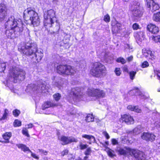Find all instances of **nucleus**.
<instances>
[{"mask_svg": "<svg viewBox=\"0 0 160 160\" xmlns=\"http://www.w3.org/2000/svg\"><path fill=\"white\" fill-rule=\"evenodd\" d=\"M25 27V25L21 19L16 18L14 16H11L5 24V36L8 39L15 38L18 37V33L21 34L23 32Z\"/></svg>", "mask_w": 160, "mask_h": 160, "instance_id": "nucleus-1", "label": "nucleus"}, {"mask_svg": "<svg viewBox=\"0 0 160 160\" xmlns=\"http://www.w3.org/2000/svg\"><path fill=\"white\" fill-rule=\"evenodd\" d=\"M18 49L22 53L27 56L34 54L35 59L33 57L31 59L33 63L39 62L43 56V53L38 50L37 45L34 42H28L24 45L20 44L18 47Z\"/></svg>", "mask_w": 160, "mask_h": 160, "instance_id": "nucleus-2", "label": "nucleus"}, {"mask_svg": "<svg viewBox=\"0 0 160 160\" xmlns=\"http://www.w3.org/2000/svg\"><path fill=\"white\" fill-rule=\"evenodd\" d=\"M43 27L48 32L50 31L48 29L52 26L54 22L56 23V26L58 30L60 28V25L56 15V12L52 9L49 10L47 11L46 14L44 16Z\"/></svg>", "mask_w": 160, "mask_h": 160, "instance_id": "nucleus-3", "label": "nucleus"}, {"mask_svg": "<svg viewBox=\"0 0 160 160\" xmlns=\"http://www.w3.org/2000/svg\"><path fill=\"white\" fill-rule=\"evenodd\" d=\"M107 72L106 67L103 64L99 62L93 63L90 71V73L91 75L98 78H101L105 75Z\"/></svg>", "mask_w": 160, "mask_h": 160, "instance_id": "nucleus-4", "label": "nucleus"}, {"mask_svg": "<svg viewBox=\"0 0 160 160\" xmlns=\"http://www.w3.org/2000/svg\"><path fill=\"white\" fill-rule=\"evenodd\" d=\"M26 73L22 69L12 68L10 70L9 79L14 83L23 81L26 77Z\"/></svg>", "mask_w": 160, "mask_h": 160, "instance_id": "nucleus-5", "label": "nucleus"}, {"mask_svg": "<svg viewBox=\"0 0 160 160\" xmlns=\"http://www.w3.org/2000/svg\"><path fill=\"white\" fill-rule=\"evenodd\" d=\"M23 18L24 20L28 18H29L31 24L34 27L38 26L40 24V19L38 14L33 8H27L23 13Z\"/></svg>", "mask_w": 160, "mask_h": 160, "instance_id": "nucleus-6", "label": "nucleus"}, {"mask_svg": "<svg viewBox=\"0 0 160 160\" xmlns=\"http://www.w3.org/2000/svg\"><path fill=\"white\" fill-rule=\"evenodd\" d=\"M57 73L63 76L73 75L76 73L74 67L67 64H59L56 68Z\"/></svg>", "mask_w": 160, "mask_h": 160, "instance_id": "nucleus-7", "label": "nucleus"}, {"mask_svg": "<svg viewBox=\"0 0 160 160\" xmlns=\"http://www.w3.org/2000/svg\"><path fill=\"white\" fill-rule=\"evenodd\" d=\"M129 11L134 17H141L143 13V9L140 4L134 3L129 6Z\"/></svg>", "mask_w": 160, "mask_h": 160, "instance_id": "nucleus-8", "label": "nucleus"}, {"mask_svg": "<svg viewBox=\"0 0 160 160\" xmlns=\"http://www.w3.org/2000/svg\"><path fill=\"white\" fill-rule=\"evenodd\" d=\"M87 93L89 96L95 97L97 99L103 98L106 96L104 91L99 88H92L89 89L88 90Z\"/></svg>", "mask_w": 160, "mask_h": 160, "instance_id": "nucleus-9", "label": "nucleus"}, {"mask_svg": "<svg viewBox=\"0 0 160 160\" xmlns=\"http://www.w3.org/2000/svg\"><path fill=\"white\" fill-rule=\"evenodd\" d=\"M128 151L130 154L133 156L137 160H145L146 156L144 152L135 149L129 148Z\"/></svg>", "mask_w": 160, "mask_h": 160, "instance_id": "nucleus-10", "label": "nucleus"}, {"mask_svg": "<svg viewBox=\"0 0 160 160\" xmlns=\"http://www.w3.org/2000/svg\"><path fill=\"white\" fill-rule=\"evenodd\" d=\"M8 8L4 3H0V22L4 21L8 16Z\"/></svg>", "mask_w": 160, "mask_h": 160, "instance_id": "nucleus-11", "label": "nucleus"}, {"mask_svg": "<svg viewBox=\"0 0 160 160\" xmlns=\"http://www.w3.org/2000/svg\"><path fill=\"white\" fill-rule=\"evenodd\" d=\"M60 141L62 142V144L65 145L72 142H77L78 140L74 137H70L62 136L61 137Z\"/></svg>", "mask_w": 160, "mask_h": 160, "instance_id": "nucleus-12", "label": "nucleus"}, {"mask_svg": "<svg viewBox=\"0 0 160 160\" xmlns=\"http://www.w3.org/2000/svg\"><path fill=\"white\" fill-rule=\"evenodd\" d=\"M156 137L153 133L148 132H143L141 136V138L147 142L154 141Z\"/></svg>", "mask_w": 160, "mask_h": 160, "instance_id": "nucleus-13", "label": "nucleus"}, {"mask_svg": "<svg viewBox=\"0 0 160 160\" xmlns=\"http://www.w3.org/2000/svg\"><path fill=\"white\" fill-rule=\"evenodd\" d=\"M120 119L122 122L128 125L133 124L134 121L133 117L129 114H125L121 115Z\"/></svg>", "mask_w": 160, "mask_h": 160, "instance_id": "nucleus-14", "label": "nucleus"}, {"mask_svg": "<svg viewBox=\"0 0 160 160\" xmlns=\"http://www.w3.org/2000/svg\"><path fill=\"white\" fill-rule=\"evenodd\" d=\"M143 55L146 58L151 60L155 59V56L154 55L152 52L148 48H144L142 49Z\"/></svg>", "mask_w": 160, "mask_h": 160, "instance_id": "nucleus-15", "label": "nucleus"}, {"mask_svg": "<svg viewBox=\"0 0 160 160\" xmlns=\"http://www.w3.org/2000/svg\"><path fill=\"white\" fill-rule=\"evenodd\" d=\"M147 30L152 34H156L159 31V28L155 24L149 23L147 26Z\"/></svg>", "mask_w": 160, "mask_h": 160, "instance_id": "nucleus-16", "label": "nucleus"}, {"mask_svg": "<svg viewBox=\"0 0 160 160\" xmlns=\"http://www.w3.org/2000/svg\"><path fill=\"white\" fill-rule=\"evenodd\" d=\"M71 92L73 96L76 98H80L83 96L81 88L78 87L72 88Z\"/></svg>", "mask_w": 160, "mask_h": 160, "instance_id": "nucleus-17", "label": "nucleus"}, {"mask_svg": "<svg viewBox=\"0 0 160 160\" xmlns=\"http://www.w3.org/2000/svg\"><path fill=\"white\" fill-rule=\"evenodd\" d=\"M116 22L114 25H112V23L111 25L112 26V31L113 34H117L119 33L121 30V28L122 26L121 23L117 21H116Z\"/></svg>", "mask_w": 160, "mask_h": 160, "instance_id": "nucleus-18", "label": "nucleus"}, {"mask_svg": "<svg viewBox=\"0 0 160 160\" xmlns=\"http://www.w3.org/2000/svg\"><path fill=\"white\" fill-rule=\"evenodd\" d=\"M134 36L137 41L141 42L144 38L145 33L143 31L136 32L134 33Z\"/></svg>", "mask_w": 160, "mask_h": 160, "instance_id": "nucleus-19", "label": "nucleus"}, {"mask_svg": "<svg viewBox=\"0 0 160 160\" xmlns=\"http://www.w3.org/2000/svg\"><path fill=\"white\" fill-rule=\"evenodd\" d=\"M12 136V133L11 132H5L2 135V137L4 141L0 140V142L8 143L10 142L9 140Z\"/></svg>", "mask_w": 160, "mask_h": 160, "instance_id": "nucleus-20", "label": "nucleus"}, {"mask_svg": "<svg viewBox=\"0 0 160 160\" xmlns=\"http://www.w3.org/2000/svg\"><path fill=\"white\" fill-rule=\"evenodd\" d=\"M57 106L56 104L53 103L50 101L44 102L42 106V109L43 110L50 107H54Z\"/></svg>", "mask_w": 160, "mask_h": 160, "instance_id": "nucleus-21", "label": "nucleus"}, {"mask_svg": "<svg viewBox=\"0 0 160 160\" xmlns=\"http://www.w3.org/2000/svg\"><path fill=\"white\" fill-rule=\"evenodd\" d=\"M82 138L88 140L89 141L88 143L89 144H91L92 143H94L96 141L95 137L92 135L84 134L82 135Z\"/></svg>", "mask_w": 160, "mask_h": 160, "instance_id": "nucleus-22", "label": "nucleus"}, {"mask_svg": "<svg viewBox=\"0 0 160 160\" xmlns=\"http://www.w3.org/2000/svg\"><path fill=\"white\" fill-rule=\"evenodd\" d=\"M95 117L92 113H89L87 114L85 117V120L86 122H90L94 121Z\"/></svg>", "mask_w": 160, "mask_h": 160, "instance_id": "nucleus-23", "label": "nucleus"}, {"mask_svg": "<svg viewBox=\"0 0 160 160\" xmlns=\"http://www.w3.org/2000/svg\"><path fill=\"white\" fill-rule=\"evenodd\" d=\"M17 146L18 148L21 149L22 151L24 152H31V150L29 149V148L24 144H19L17 145Z\"/></svg>", "mask_w": 160, "mask_h": 160, "instance_id": "nucleus-24", "label": "nucleus"}, {"mask_svg": "<svg viewBox=\"0 0 160 160\" xmlns=\"http://www.w3.org/2000/svg\"><path fill=\"white\" fill-rule=\"evenodd\" d=\"M152 20L155 22H160V11L153 14Z\"/></svg>", "mask_w": 160, "mask_h": 160, "instance_id": "nucleus-25", "label": "nucleus"}, {"mask_svg": "<svg viewBox=\"0 0 160 160\" xmlns=\"http://www.w3.org/2000/svg\"><path fill=\"white\" fill-rule=\"evenodd\" d=\"M144 1L145 5L147 8H148L149 10H151V5H153L155 1L154 0H144Z\"/></svg>", "mask_w": 160, "mask_h": 160, "instance_id": "nucleus-26", "label": "nucleus"}, {"mask_svg": "<svg viewBox=\"0 0 160 160\" xmlns=\"http://www.w3.org/2000/svg\"><path fill=\"white\" fill-rule=\"evenodd\" d=\"M151 6L152 8H151V11L152 12L159 10L160 8L159 4L155 2Z\"/></svg>", "mask_w": 160, "mask_h": 160, "instance_id": "nucleus-27", "label": "nucleus"}, {"mask_svg": "<svg viewBox=\"0 0 160 160\" xmlns=\"http://www.w3.org/2000/svg\"><path fill=\"white\" fill-rule=\"evenodd\" d=\"M108 151H107V153L108 155L111 158H113L116 156V155L115 154L114 151V150L110 149L109 148H108Z\"/></svg>", "mask_w": 160, "mask_h": 160, "instance_id": "nucleus-28", "label": "nucleus"}, {"mask_svg": "<svg viewBox=\"0 0 160 160\" xmlns=\"http://www.w3.org/2000/svg\"><path fill=\"white\" fill-rule=\"evenodd\" d=\"M8 110L7 109H5L4 110V112L2 117L0 118V121H2L6 119L8 115Z\"/></svg>", "mask_w": 160, "mask_h": 160, "instance_id": "nucleus-29", "label": "nucleus"}, {"mask_svg": "<svg viewBox=\"0 0 160 160\" xmlns=\"http://www.w3.org/2000/svg\"><path fill=\"white\" fill-rule=\"evenodd\" d=\"M79 147L81 150H83L86 149L88 147V145L86 144H84L83 143L80 142L79 143Z\"/></svg>", "mask_w": 160, "mask_h": 160, "instance_id": "nucleus-30", "label": "nucleus"}, {"mask_svg": "<svg viewBox=\"0 0 160 160\" xmlns=\"http://www.w3.org/2000/svg\"><path fill=\"white\" fill-rule=\"evenodd\" d=\"M22 133L24 135L26 136L27 137L29 138L30 137V135L28 133V131L27 128H23L22 131Z\"/></svg>", "mask_w": 160, "mask_h": 160, "instance_id": "nucleus-31", "label": "nucleus"}, {"mask_svg": "<svg viewBox=\"0 0 160 160\" xmlns=\"http://www.w3.org/2000/svg\"><path fill=\"white\" fill-rule=\"evenodd\" d=\"M13 125L15 127H19L21 126L22 122L16 119L13 122Z\"/></svg>", "mask_w": 160, "mask_h": 160, "instance_id": "nucleus-32", "label": "nucleus"}, {"mask_svg": "<svg viewBox=\"0 0 160 160\" xmlns=\"http://www.w3.org/2000/svg\"><path fill=\"white\" fill-rule=\"evenodd\" d=\"M116 61L118 63H121L122 64H124L126 62V60L123 58L122 57L117 58L116 60Z\"/></svg>", "mask_w": 160, "mask_h": 160, "instance_id": "nucleus-33", "label": "nucleus"}, {"mask_svg": "<svg viewBox=\"0 0 160 160\" xmlns=\"http://www.w3.org/2000/svg\"><path fill=\"white\" fill-rule=\"evenodd\" d=\"M6 67V65L5 62L0 63V72H3L5 70Z\"/></svg>", "mask_w": 160, "mask_h": 160, "instance_id": "nucleus-34", "label": "nucleus"}, {"mask_svg": "<svg viewBox=\"0 0 160 160\" xmlns=\"http://www.w3.org/2000/svg\"><path fill=\"white\" fill-rule=\"evenodd\" d=\"M130 79L133 80L135 78V75L137 73L136 71H131L128 72Z\"/></svg>", "mask_w": 160, "mask_h": 160, "instance_id": "nucleus-35", "label": "nucleus"}, {"mask_svg": "<svg viewBox=\"0 0 160 160\" xmlns=\"http://www.w3.org/2000/svg\"><path fill=\"white\" fill-rule=\"evenodd\" d=\"M53 98L57 102L58 101L61 97V95L59 93H57L54 94L53 96Z\"/></svg>", "mask_w": 160, "mask_h": 160, "instance_id": "nucleus-36", "label": "nucleus"}, {"mask_svg": "<svg viewBox=\"0 0 160 160\" xmlns=\"http://www.w3.org/2000/svg\"><path fill=\"white\" fill-rule=\"evenodd\" d=\"M132 28L134 30H137L138 29H140L141 27H140L138 24L135 23L132 25Z\"/></svg>", "mask_w": 160, "mask_h": 160, "instance_id": "nucleus-37", "label": "nucleus"}, {"mask_svg": "<svg viewBox=\"0 0 160 160\" xmlns=\"http://www.w3.org/2000/svg\"><path fill=\"white\" fill-rule=\"evenodd\" d=\"M20 113V111L19 110L17 109H15L12 111V114L13 115L16 117H18Z\"/></svg>", "mask_w": 160, "mask_h": 160, "instance_id": "nucleus-38", "label": "nucleus"}, {"mask_svg": "<svg viewBox=\"0 0 160 160\" xmlns=\"http://www.w3.org/2000/svg\"><path fill=\"white\" fill-rule=\"evenodd\" d=\"M114 72L117 76H120L121 74L122 71L120 68H116L115 69Z\"/></svg>", "mask_w": 160, "mask_h": 160, "instance_id": "nucleus-39", "label": "nucleus"}, {"mask_svg": "<svg viewBox=\"0 0 160 160\" xmlns=\"http://www.w3.org/2000/svg\"><path fill=\"white\" fill-rule=\"evenodd\" d=\"M91 152L92 150L91 148L90 147H88L84 151V154L85 155L88 156L90 155Z\"/></svg>", "mask_w": 160, "mask_h": 160, "instance_id": "nucleus-40", "label": "nucleus"}, {"mask_svg": "<svg viewBox=\"0 0 160 160\" xmlns=\"http://www.w3.org/2000/svg\"><path fill=\"white\" fill-rule=\"evenodd\" d=\"M152 39L156 42L160 43V35H158L153 36L152 37Z\"/></svg>", "mask_w": 160, "mask_h": 160, "instance_id": "nucleus-41", "label": "nucleus"}, {"mask_svg": "<svg viewBox=\"0 0 160 160\" xmlns=\"http://www.w3.org/2000/svg\"><path fill=\"white\" fill-rule=\"evenodd\" d=\"M103 20L106 23H108L110 21V18L108 14H107L104 16Z\"/></svg>", "mask_w": 160, "mask_h": 160, "instance_id": "nucleus-42", "label": "nucleus"}, {"mask_svg": "<svg viewBox=\"0 0 160 160\" xmlns=\"http://www.w3.org/2000/svg\"><path fill=\"white\" fill-rule=\"evenodd\" d=\"M118 152L119 154L121 155H125L126 154V150L122 148H120L118 150Z\"/></svg>", "mask_w": 160, "mask_h": 160, "instance_id": "nucleus-43", "label": "nucleus"}, {"mask_svg": "<svg viewBox=\"0 0 160 160\" xmlns=\"http://www.w3.org/2000/svg\"><path fill=\"white\" fill-rule=\"evenodd\" d=\"M69 152V150L67 149H64L61 152V156L62 157H63L65 155H68Z\"/></svg>", "mask_w": 160, "mask_h": 160, "instance_id": "nucleus-44", "label": "nucleus"}, {"mask_svg": "<svg viewBox=\"0 0 160 160\" xmlns=\"http://www.w3.org/2000/svg\"><path fill=\"white\" fill-rule=\"evenodd\" d=\"M149 66V64L147 61H144L142 64L141 67L142 68L148 67Z\"/></svg>", "mask_w": 160, "mask_h": 160, "instance_id": "nucleus-45", "label": "nucleus"}, {"mask_svg": "<svg viewBox=\"0 0 160 160\" xmlns=\"http://www.w3.org/2000/svg\"><path fill=\"white\" fill-rule=\"evenodd\" d=\"M134 107L135 108H134V112L137 113H140L141 112L142 110L141 109L138 108V106H134Z\"/></svg>", "mask_w": 160, "mask_h": 160, "instance_id": "nucleus-46", "label": "nucleus"}, {"mask_svg": "<svg viewBox=\"0 0 160 160\" xmlns=\"http://www.w3.org/2000/svg\"><path fill=\"white\" fill-rule=\"evenodd\" d=\"M122 69L123 72H126L128 73L129 72L128 67L126 65H125L122 67Z\"/></svg>", "mask_w": 160, "mask_h": 160, "instance_id": "nucleus-47", "label": "nucleus"}, {"mask_svg": "<svg viewBox=\"0 0 160 160\" xmlns=\"http://www.w3.org/2000/svg\"><path fill=\"white\" fill-rule=\"evenodd\" d=\"M122 143L123 144H127L129 142V141L127 138H122L121 140Z\"/></svg>", "mask_w": 160, "mask_h": 160, "instance_id": "nucleus-48", "label": "nucleus"}, {"mask_svg": "<svg viewBox=\"0 0 160 160\" xmlns=\"http://www.w3.org/2000/svg\"><path fill=\"white\" fill-rule=\"evenodd\" d=\"M154 72L158 77V79L160 80V71L159 70H156L154 71Z\"/></svg>", "mask_w": 160, "mask_h": 160, "instance_id": "nucleus-49", "label": "nucleus"}, {"mask_svg": "<svg viewBox=\"0 0 160 160\" xmlns=\"http://www.w3.org/2000/svg\"><path fill=\"white\" fill-rule=\"evenodd\" d=\"M102 134L106 137V138L107 139L110 138V136L108 134V133L106 131H103L102 132Z\"/></svg>", "mask_w": 160, "mask_h": 160, "instance_id": "nucleus-50", "label": "nucleus"}, {"mask_svg": "<svg viewBox=\"0 0 160 160\" xmlns=\"http://www.w3.org/2000/svg\"><path fill=\"white\" fill-rule=\"evenodd\" d=\"M135 108L134 106L132 105H129L127 106V109H128L132 111H134Z\"/></svg>", "mask_w": 160, "mask_h": 160, "instance_id": "nucleus-51", "label": "nucleus"}, {"mask_svg": "<svg viewBox=\"0 0 160 160\" xmlns=\"http://www.w3.org/2000/svg\"><path fill=\"white\" fill-rule=\"evenodd\" d=\"M31 153V156L34 158L37 159H38L39 158L34 153H33L31 151V152H30Z\"/></svg>", "mask_w": 160, "mask_h": 160, "instance_id": "nucleus-52", "label": "nucleus"}, {"mask_svg": "<svg viewBox=\"0 0 160 160\" xmlns=\"http://www.w3.org/2000/svg\"><path fill=\"white\" fill-rule=\"evenodd\" d=\"M39 151V152H41L43 154L45 155H47L48 153V152L44 150L43 149H39L38 150Z\"/></svg>", "mask_w": 160, "mask_h": 160, "instance_id": "nucleus-53", "label": "nucleus"}, {"mask_svg": "<svg viewBox=\"0 0 160 160\" xmlns=\"http://www.w3.org/2000/svg\"><path fill=\"white\" fill-rule=\"evenodd\" d=\"M112 142L113 145H115L118 144V141L114 138H113L112 139Z\"/></svg>", "mask_w": 160, "mask_h": 160, "instance_id": "nucleus-54", "label": "nucleus"}, {"mask_svg": "<svg viewBox=\"0 0 160 160\" xmlns=\"http://www.w3.org/2000/svg\"><path fill=\"white\" fill-rule=\"evenodd\" d=\"M133 58V56H131L129 57H128L127 58V59L128 61L129 62L132 60Z\"/></svg>", "mask_w": 160, "mask_h": 160, "instance_id": "nucleus-55", "label": "nucleus"}, {"mask_svg": "<svg viewBox=\"0 0 160 160\" xmlns=\"http://www.w3.org/2000/svg\"><path fill=\"white\" fill-rule=\"evenodd\" d=\"M27 126H28V128H27L28 129H29V128H32L34 126L33 124L32 123H29V124H28L27 125Z\"/></svg>", "mask_w": 160, "mask_h": 160, "instance_id": "nucleus-56", "label": "nucleus"}, {"mask_svg": "<svg viewBox=\"0 0 160 160\" xmlns=\"http://www.w3.org/2000/svg\"><path fill=\"white\" fill-rule=\"evenodd\" d=\"M133 90H139V88H138V87H134L133 89Z\"/></svg>", "mask_w": 160, "mask_h": 160, "instance_id": "nucleus-57", "label": "nucleus"}, {"mask_svg": "<svg viewBox=\"0 0 160 160\" xmlns=\"http://www.w3.org/2000/svg\"><path fill=\"white\" fill-rule=\"evenodd\" d=\"M88 158V157L86 156L84 157V160H86Z\"/></svg>", "mask_w": 160, "mask_h": 160, "instance_id": "nucleus-58", "label": "nucleus"}, {"mask_svg": "<svg viewBox=\"0 0 160 160\" xmlns=\"http://www.w3.org/2000/svg\"><path fill=\"white\" fill-rule=\"evenodd\" d=\"M105 143L106 144H107V145H108V141H106L105 142Z\"/></svg>", "mask_w": 160, "mask_h": 160, "instance_id": "nucleus-59", "label": "nucleus"}, {"mask_svg": "<svg viewBox=\"0 0 160 160\" xmlns=\"http://www.w3.org/2000/svg\"><path fill=\"white\" fill-rule=\"evenodd\" d=\"M59 0H53V2H58Z\"/></svg>", "mask_w": 160, "mask_h": 160, "instance_id": "nucleus-60", "label": "nucleus"}, {"mask_svg": "<svg viewBox=\"0 0 160 160\" xmlns=\"http://www.w3.org/2000/svg\"><path fill=\"white\" fill-rule=\"evenodd\" d=\"M44 160H48V158L47 157H45L44 158Z\"/></svg>", "mask_w": 160, "mask_h": 160, "instance_id": "nucleus-61", "label": "nucleus"}, {"mask_svg": "<svg viewBox=\"0 0 160 160\" xmlns=\"http://www.w3.org/2000/svg\"><path fill=\"white\" fill-rule=\"evenodd\" d=\"M157 91H158V92H160V88H158V89H157Z\"/></svg>", "mask_w": 160, "mask_h": 160, "instance_id": "nucleus-62", "label": "nucleus"}, {"mask_svg": "<svg viewBox=\"0 0 160 160\" xmlns=\"http://www.w3.org/2000/svg\"><path fill=\"white\" fill-rule=\"evenodd\" d=\"M125 2H128V1L129 0H123Z\"/></svg>", "mask_w": 160, "mask_h": 160, "instance_id": "nucleus-63", "label": "nucleus"}, {"mask_svg": "<svg viewBox=\"0 0 160 160\" xmlns=\"http://www.w3.org/2000/svg\"><path fill=\"white\" fill-rule=\"evenodd\" d=\"M34 124H38V122H35L34 123Z\"/></svg>", "mask_w": 160, "mask_h": 160, "instance_id": "nucleus-64", "label": "nucleus"}]
</instances>
